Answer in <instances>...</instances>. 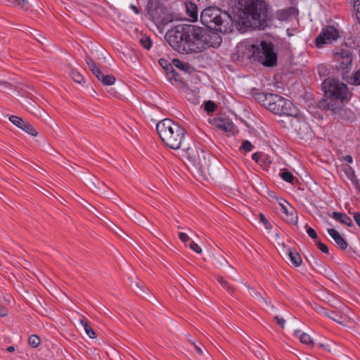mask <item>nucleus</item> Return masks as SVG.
Returning <instances> with one entry per match:
<instances>
[{
  "label": "nucleus",
  "instance_id": "1",
  "mask_svg": "<svg viewBox=\"0 0 360 360\" xmlns=\"http://www.w3.org/2000/svg\"><path fill=\"white\" fill-rule=\"evenodd\" d=\"M238 10L241 12L239 18L243 25L245 20H252L255 26L264 30L273 22L274 15L270 12V6L262 0H238Z\"/></svg>",
  "mask_w": 360,
  "mask_h": 360
},
{
  "label": "nucleus",
  "instance_id": "2",
  "mask_svg": "<svg viewBox=\"0 0 360 360\" xmlns=\"http://www.w3.org/2000/svg\"><path fill=\"white\" fill-rule=\"evenodd\" d=\"M156 131L163 143L173 150L181 148L186 130L171 119L165 118L156 124Z\"/></svg>",
  "mask_w": 360,
  "mask_h": 360
},
{
  "label": "nucleus",
  "instance_id": "3",
  "mask_svg": "<svg viewBox=\"0 0 360 360\" xmlns=\"http://www.w3.org/2000/svg\"><path fill=\"white\" fill-rule=\"evenodd\" d=\"M200 22L210 30L228 33L231 31L233 20L231 16L217 6H208L200 14Z\"/></svg>",
  "mask_w": 360,
  "mask_h": 360
},
{
  "label": "nucleus",
  "instance_id": "4",
  "mask_svg": "<svg viewBox=\"0 0 360 360\" xmlns=\"http://www.w3.org/2000/svg\"><path fill=\"white\" fill-rule=\"evenodd\" d=\"M321 89L326 98L320 101H325L328 105L338 102L348 103L353 95L347 84L333 77L325 78L321 84Z\"/></svg>",
  "mask_w": 360,
  "mask_h": 360
},
{
  "label": "nucleus",
  "instance_id": "5",
  "mask_svg": "<svg viewBox=\"0 0 360 360\" xmlns=\"http://www.w3.org/2000/svg\"><path fill=\"white\" fill-rule=\"evenodd\" d=\"M165 38L174 50L181 53L189 54L193 44L187 37V24L178 25L168 30Z\"/></svg>",
  "mask_w": 360,
  "mask_h": 360
},
{
  "label": "nucleus",
  "instance_id": "6",
  "mask_svg": "<svg viewBox=\"0 0 360 360\" xmlns=\"http://www.w3.org/2000/svg\"><path fill=\"white\" fill-rule=\"evenodd\" d=\"M252 56L255 61L266 68L276 67L278 63V53L271 41L263 40L259 46H253Z\"/></svg>",
  "mask_w": 360,
  "mask_h": 360
},
{
  "label": "nucleus",
  "instance_id": "7",
  "mask_svg": "<svg viewBox=\"0 0 360 360\" xmlns=\"http://www.w3.org/2000/svg\"><path fill=\"white\" fill-rule=\"evenodd\" d=\"M346 103H330V105L325 101H319L317 103V107L323 110H329L330 113L338 118L344 121L352 122L355 118L354 113L349 108H345Z\"/></svg>",
  "mask_w": 360,
  "mask_h": 360
},
{
  "label": "nucleus",
  "instance_id": "8",
  "mask_svg": "<svg viewBox=\"0 0 360 360\" xmlns=\"http://www.w3.org/2000/svg\"><path fill=\"white\" fill-rule=\"evenodd\" d=\"M185 152V156L195 167L203 169L208 167L206 161L205 151L193 143L191 146L188 145L186 141L182 144L181 148Z\"/></svg>",
  "mask_w": 360,
  "mask_h": 360
},
{
  "label": "nucleus",
  "instance_id": "9",
  "mask_svg": "<svg viewBox=\"0 0 360 360\" xmlns=\"http://www.w3.org/2000/svg\"><path fill=\"white\" fill-rule=\"evenodd\" d=\"M206 30L207 28L202 27L187 25V37L191 43H193V44H191L193 46H191L192 50L189 51V53L200 52L205 49L203 41L205 40Z\"/></svg>",
  "mask_w": 360,
  "mask_h": 360
},
{
  "label": "nucleus",
  "instance_id": "10",
  "mask_svg": "<svg viewBox=\"0 0 360 360\" xmlns=\"http://www.w3.org/2000/svg\"><path fill=\"white\" fill-rule=\"evenodd\" d=\"M354 49L348 46L347 43L341 45L340 51L333 53L335 60L339 63V69L347 73L352 67V62L354 58Z\"/></svg>",
  "mask_w": 360,
  "mask_h": 360
},
{
  "label": "nucleus",
  "instance_id": "11",
  "mask_svg": "<svg viewBox=\"0 0 360 360\" xmlns=\"http://www.w3.org/2000/svg\"><path fill=\"white\" fill-rule=\"evenodd\" d=\"M340 31L333 25H326L314 40L317 48H322L325 44H331L340 38Z\"/></svg>",
  "mask_w": 360,
  "mask_h": 360
},
{
  "label": "nucleus",
  "instance_id": "12",
  "mask_svg": "<svg viewBox=\"0 0 360 360\" xmlns=\"http://www.w3.org/2000/svg\"><path fill=\"white\" fill-rule=\"evenodd\" d=\"M85 60L89 70L103 85L110 86L115 83L116 80L115 76L112 75H104L90 56H86Z\"/></svg>",
  "mask_w": 360,
  "mask_h": 360
},
{
  "label": "nucleus",
  "instance_id": "13",
  "mask_svg": "<svg viewBox=\"0 0 360 360\" xmlns=\"http://www.w3.org/2000/svg\"><path fill=\"white\" fill-rule=\"evenodd\" d=\"M219 32L214 30H210L207 27L205 40L203 41V46L206 47L218 48L221 46L222 38L219 34Z\"/></svg>",
  "mask_w": 360,
  "mask_h": 360
},
{
  "label": "nucleus",
  "instance_id": "14",
  "mask_svg": "<svg viewBox=\"0 0 360 360\" xmlns=\"http://www.w3.org/2000/svg\"><path fill=\"white\" fill-rule=\"evenodd\" d=\"M299 114L298 108L290 100L285 98L278 115L296 117Z\"/></svg>",
  "mask_w": 360,
  "mask_h": 360
},
{
  "label": "nucleus",
  "instance_id": "15",
  "mask_svg": "<svg viewBox=\"0 0 360 360\" xmlns=\"http://www.w3.org/2000/svg\"><path fill=\"white\" fill-rule=\"evenodd\" d=\"M299 15V10L296 7L290 6L285 9L278 10L275 13V18L280 21H287Z\"/></svg>",
  "mask_w": 360,
  "mask_h": 360
},
{
  "label": "nucleus",
  "instance_id": "16",
  "mask_svg": "<svg viewBox=\"0 0 360 360\" xmlns=\"http://www.w3.org/2000/svg\"><path fill=\"white\" fill-rule=\"evenodd\" d=\"M210 123L221 131H231L233 128V123L226 117H214L210 120Z\"/></svg>",
  "mask_w": 360,
  "mask_h": 360
},
{
  "label": "nucleus",
  "instance_id": "17",
  "mask_svg": "<svg viewBox=\"0 0 360 360\" xmlns=\"http://www.w3.org/2000/svg\"><path fill=\"white\" fill-rule=\"evenodd\" d=\"M281 207L282 212L284 213L286 216L285 220L290 224L297 225L298 216L297 212L295 209L292 207L290 204H288V207L280 203Z\"/></svg>",
  "mask_w": 360,
  "mask_h": 360
},
{
  "label": "nucleus",
  "instance_id": "18",
  "mask_svg": "<svg viewBox=\"0 0 360 360\" xmlns=\"http://www.w3.org/2000/svg\"><path fill=\"white\" fill-rule=\"evenodd\" d=\"M251 92L255 99L264 108H267V106L271 104V93L260 92L255 88H253Z\"/></svg>",
  "mask_w": 360,
  "mask_h": 360
},
{
  "label": "nucleus",
  "instance_id": "19",
  "mask_svg": "<svg viewBox=\"0 0 360 360\" xmlns=\"http://www.w3.org/2000/svg\"><path fill=\"white\" fill-rule=\"evenodd\" d=\"M284 98V97L278 94H272L271 98V104H269L267 106L266 109L272 112L273 113L278 115L280 108H281V105L283 103Z\"/></svg>",
  "mask_w": 360,
  "mask_h": 360
},
{
  "label": "nucleus",
  "instance_id": "20",
  "mask_svg": "<svg viewBox=\"0 0 360 360\" xmlns=\"http://www.w3.org/2000/svg\"><path fill=\"white\" fill-rule=\"evenodd\" d=\"M327 232L330 235V236L335 240L337 245H338L339 248L342 250H345L348 247V243L345 240L340 233L335 229L329 228L327 229Z\"/></svg>",
  "mask_w": 360,
  "mask_h": 360
},
{
  "label": "nucleus",
  "instance_id": "21",
  "mask_svg": "<svg viewBox=\"0 0 360 360\" xmlns=\"http://www.w3.org/2000/svg\"><path fill=\"white\" fill-rule=\"evenodd\" d=\"M173 65L181 71L186 73L191 74L195 72V69L188 63L181 61L178 58H174L172 60Z\"/></svg>",
  "mask_w": 360,
  "mask_h": 360
},
{
  "label": "nucleus",
  "instance_id": "22",
  "mask_svg": "<svg viewBox=\"0 0 360 360\" xmlns=\"http://www.w3.org/2000/svg\"><path fill=\"white\" fill-rule=\"evenodd\" d=\"M89 186L95 191L98 192L102 194H105L106 193V189H108V186L100 180L92 178L89 181Z\"/></svg>",
  "mask_w": 360,
  "mask_h": 360
},
{
  "label": "nucleus",
  "instance_id": "23",
  "mask_svg": "<svg viewBox=\"0 0 360 360\" xmlns=\"http://www.w3.org/2000/svg\"><path fill=\"white\" fill-rule=\"evenodd\" d=\"M330 217L336 221H338L341 224H345L347 226L351 227L354 225L352 219L345 213L333 212L330 214Z\"/></svg>",
  "mask_w": 360,
  "mask_h": 360
},
{
  "label": "nucleus",
  "instance_id": "24",
  "mask_svg": "<svg viewBox=\"0 0 360 360\" xmlns=\"http://www.w3.org/2000/svg\"><path fill=\"white\" fill-rule=\"evenodd\" d=\"M193 1L186 2V13L191 18L192 21L198 20V6Z\"/></svg>",
  "mask_w": 360,
  "mask_h": 360
},
{
  "label": "nucleus",
  "instance_id": "25",
  "mask_svg": "<svg viewBox=\"0 0 360 360\" xmlns=\"http://www.w3.org/2000/svg\"><path fill=\"white\" fill-rule=\"evenodd\" d=\"M169 75L167 76V79L169 81H174L176 82H178L179 84V86L184 89H188V84L184 81V78L181 77V75L176 72L174 69L170 72Z\"/></svg>",
  "mask_w": 360,
  "mask_h": 360
},
{
  "label": "nucleus",
  "instance_id": "26",
  "mask_svg": "<svg viewBox=\"0 0 360 360\" xmlns=\"http://www.w3.org/2000/svg\"><path fill=\"white\" fill-rule=\"evenodd\" d=\"M160 3L159 1H156L155 4L153 2V0H149L146 5V12L148 15L153 18L155 17V15L158 12V9L160 8Z\"/></svg>",
  "mask_w": 360,
  "mask_h": 360
},
{
  "label": "nucleus",
  "instance_id": "27",
  "mask_svg": "<svg viewBox=\"0 0 360 360\" xmlns=\"http://www.w3.org/2000/svg\"><path fill=\"white\" fill-rule=\"evenodd\" d=\"M288 256L291 263L295 266H300L302 264V258L300 255L295 250L288 249Z\"/></svg>",
  "mask_w": 360,
  "mask_h": 360
},
{
  "label": "nucleus",
  "instance_id": "28",
  "mask_svg": "<svg viewBox=\"0 0 360 360\" xmlns=\"http://www.w3.org/2000/svg\"><path fill=\"white\" fill-rule=\"evenodd\" d=\"M279 176L283 181L292 184L294 181L296 179L292 173L287 169H281Z\"/></svg>",
  "mask_w": 360,
  "mask_h": 360
},
{
  "label": "nucleus",
  "instance_id": "29",
  "mask_svg": "<svg viewBox=\"0 0 360 360\" xmlns=\"http://www.w3.org/2000/svg\"><path fill=\"white\" fill-rule=\"evenodd\" d=\"M158 62L160 65L164 69L166 76L169 75V73L174 69V65H173V63H170L168 60L163 58L159 59Z\"/></svg>",
  "mask_w": 360,
  "mask_h": 360
},
{
  "label": "nucleus",
  "instance_id": "30",
  "mask_svg": "<svg viewBox=\"0 0 360 360\" xmlns=\"http://www.w3.org/2000/svg\"><path fill=\"white\" fill-rule=\"evenodd\" d=\"M80 323L84 327V329L86 333L89 335L90 338H96V333L94 330L89 325L88 322L84 319H80Z\"/></svg>",
  "mask_w": 360,
  "mask_h": 360
},
{
  "label": "nucleus",
  "instance_id": "31",
  "mask_svg": "<svg viewBox=\"0 0 360 360\" xmlns=\"http://www.w3.org/2000/svg\"><path fill=\"white\" fill-rule=\"evenodd\" d=\"M326 316L340 324L344 325V318L335 311H328Z\"/></svg>",
  "mask_w": 360,
  "mask_h": 360
},
{
  "label": "nucleus",
  "instance_id": "32",
  "mask_svg": "<svg viewBox=\"0 0 360 360\" xmlns=\"http://www.w3.org/2000/svg\"><path fill=\"white\" fill-rule=\"evenodd\" d=\"M254 148L255 146L251 143L250 141L248 140H245L242 142V144L239 148V150L241 153L246 154L247 153L252 151Z\"/></svg>",
  "mask_w": 360,
  "mask_h": 360
},
{
  "label": "nucleus",
  "instance_id": "33",
  "mask_svg": "<svg viewBox=\"0 0 360 360\" xmlns=\"http://www.w3.org/2000/svg\"><path fill=\"white\" fill-rule=\"evenodd\" d=\"M141 45L146 50H150L153 45V41L150 38L146 35H141L139 41Z\"/></svg>",
  "mask_w": 360,
  "mask_h": 360
},
{
  "label": "nucleus",
  "instance_id": "34",
  "mask_svg": "<svg viewBox=\"0 0 360 360\" xmlns=\"http://www.w3.org/2000/svg\"><path fill=\"white\" fill-rule=\"evenodd\" d=\"M70 77L74 80V82L81 84L82 82H85L84 76L77 70L72 69L70 71Z\"/></svg>",
  "mask_w": 360,
  "mask_h": 360
},
{
  "label": "nucleus",
  "instance_id": "35",
  "mask_svg": "<svg viewBox=\"0 0 360 360\" xmlns=\"http://www.w3.org/2000/svg\"><path fill=\"white\" fill-rule=\"evenodd\" d=\"M318 74L321 78L330 77V70L326 65L321 64L317 67Z\"/></svg>",
  "mask_w": 360,
  "mask_h": 360
},
{
  "label": "nucleus",
  "instance_id": "36",
  "mask_svg": "<svg viewBox=\"0 0 360 360\" xmlns=\"http://www.w3.org/2000/svg\"><path fill=\"white\" fill-rule=\"evenodd\" d=\"M9 120L21 129L23 127V125L26 123V122L24 121L21 117L16 115H11L9 117Z\"/></svg>",
  "mask_w": 360,
  "mask_h": 360
},
{
  "label": "nucleus",
  "instance_id": "37",
  "mask_svg": "<svg viewBox=\"0 0 360 360\" xmlns=\"http://www.w3.org/2000/svg\"><path fill=\"white\" fill-rule=\"evenodd\" d=\"M203 105H204V110L205 112H207V113L213 112L217 108L216 103L214 101H210V100L205 101L203 103Z\"/></svg>",
  "mask_w": 360,
  "mask_h": 360
},
{
  "label": "nucleus",
  "instance_id": "38",
  "mask_svg": "<svg viewBox=\"0 0 360 360\" xmlns=\"http://www.w3.org/2000/svg\"><path fill=\"white\" fill-rule=\"evenodd\" d=\"M342 170L349 180L354 179L356 176L354 169L348 164L342 166Z\"/></svg>",
  "mask_w": 360,
  "mask_h": 360
},
{
  "label": "nucleus",
  "instance_id": "39",
  "mask_svg": "<svg viewBox=\"0 0 360 360\" xmlns=\"http://www.w3.org/2000/svg\"><path fill=\"white\" fill-rule=\"evenodd\" d=\"M22 129L27 133L28 134H30L33 136H36L38 134V132L37 130L33 127V126L28 122H26V123L23 125V127Z\"/></svg>",
  "mask_w": 360,
  "mask_h": 360
},
{
  "label": "nucleus",
  "instance_id": "40",
  "mask_svg": "<svg viewBox=\"0 0 360 360\" xmlns=\"http://www.w3.org/2000/svg\"><path fill=\"white\" fill-rule=\"evenodd\" d=\"M8 1L11 4L15 6H18L25 11L28 10L29 8V3L27 0H8Z\"/></svg>",
  "mask_w": 360,
  "mask_h": 360
},
{
  "label": "nucleus",
  "instance_id": "41",
  "mask_svg": "<svg viewBox=\"0 0 360 360\" xmlns=\"http://www.w3.org/2000/svg\"><path fill=\"white\" fill-rule=\"evenodd\" d=\"M307 261L310 264L311 266H321V261L316 258L311 253L309 252L307 255H305Z\"/></svg>",
  "mask_w": 360,
  "mask_h": 360
},
{
  "label": "nucleus",
  "instance_id": "42",
  "mask_svg": "<svg viewBox=\"0 0 360 360\" xmlns=\"http://www.w3.org/2000/svg\"><path fill=\"white\" fill-rule=\"evenodd\" d=\"M135 292L139 294V295H148L147 292V288L145 286L144 283L139 281V282L137 284V286L134 289Z\"/></svg>",
  "mask_w": 360,
  "mask_h": 360
},
{
  "label": "nucleus",
  "instance_id": "43",
  "mask_svg": "<svg viewBox=\"0 0 360 360\" xmlns=\"http://www.w3.org/2000/svg\"><path fill=\"white\" fill-rule=\"evenodd\" d=\"M28 342L32 347L36 348L40 345L41 340L39 336L32 335L29 337Z\"/></svg>",
  "mask_w": 360,
  "mask_h": 360
},
{
  "label": "nucleus",
  "instance_id": "44",
  "mask_svg": "<svg viewBox=\"0 0 360 360\" xmlns=\"http://www.w3.org/2000/svg\"><path fill=\"white\" fill-rule=\"evenodd\" d=\"M299 336L300 340L302 343L309 345H311L312 346L314 345V342L308 334L303 333L300 334Z\"/></svg>",
  "mask_w": 360,
  "mask_h": 360
},
{
  "label": "nucleus",
  "instance_id": "45",
  "mask_svg": "<svg viewBox=\"0 0 360 360\" xmlns=\"http://www.w3.org/2000/svg\"><path fill=\"white\" fill-rule=\"evenodd\" d=\"M351 79L352 82H349L351 84L360 85V69L354 73L353 77Z\"/></svg>",
  "mask_w": 360,
  "mask_h": 360
},
{
  "label": "nucleus",
  "instance_id": "46",
  "mask_svg": "<svg viewBox=\"0 0 360 360\" xmlns=\"http://www.w3.org/2000/svg\"><path fill=\"white\" fill-rule=\"evenodd\" d=\"M259 221L264 225L265 228L269 229L271 228V225L268 221V219L266 218L264 214L259 213Z\"/></svg>",
  "mask_w": 360,
  "mask_h": 360
},
{
  "label": "nucleus",
  "instance_id": "47",
  "mask_svg": "<svg viewBox=\"0 0 360 360\" xmlns=\"http://www.w3.org/2000/svg\"><path fill=\"white\" fill-rule=\"evenodd\" d=\"M264 156V154L262 152H256L252 155V159L255 161L257 164L262 162V158Z\"/></svg>",
  "mask_w": 360,
  "mask_h": 360
},
{
  "label": "nucleus",
  "instance_id": "48",
  "mask_svg": "<svg viewBox=\"0 0 360 360\" xmlns=\"http://www.w3.org/2000/svg\"><path fill=\"white\" fill-rule=\"evenodd\" d=\"M316 245L322 252L326 254H328L329 252V249L328 246L326 244L323 243L321 241H317Z\"/></svg>",
  "mask_w": 360,
  "mask_h": 360
},
{
  "label": "nucleus",
  "instance_id": "49",
  "mask_svg": "<svg viewBox=\"0 0 360 360\" xmlns=\"http://www.w3.org/2000/svg\"><path fill=\"white\" fill-rule=\"evenodd\" d=\"M222 285V287H223L224 288H225V289L227 290V292H228L230 295H233L234 291H235V288H234V287H233V285H231V283H229L228 281H226L224 283V284H223V285Z\"/></svg>",
  "mask_w": 360,
  "mask_h": 360
},
{
  "label": "nucleus",
  "instance_id": "50",
  "mask_svg": "<svg viewBox=\"0 0 360 360\" xmlns=\"http://www.w3.org/2000/svg\"><path fill=\"white\" fill-rule=\"evenodd\" d=\"M306 227H307V233L308 236L312 239H316L318 238V235H317L316 231L310 226H306Z\"/></svg>",
  "mask_w": 360,
  "mask_h": 360
},
{
  "label": "nucleus",
  "instance_id": "51",
  "mask_svg": "<svg viewBox=\"0 0 360 360\" xmlns=\"http://www.w3.org/2000/svg\"><path fill=\"white\" fill-rule=\"evenodd\" d=\"M274 319L276 321V323L282 328H284L285 320L283 318H280L278 316H275Z\"/></svg>",
  "mask_w": 360,
  "mask_h": 360
},
{
  "label": "nucleus",
  "instance_id": "52",
  "mask_svg": "<svg viewBox=\"0 0 360 360\" xmlns=\"http://www.w3.org/2000/svg\"><path fill=\"white\" fill-rule=\"evenodd\" d=\"M352 183V184L354 186L357 193L360 194V184L359 181L357 179L356 176L354 177V179H352L350 180Z\"/></svg>",
  "mask_w": 360,
  "mask_h": 360
},
{
  "label": "nucleus",
  "instance_id": "53",
  "mask_svg": "<svg viewBox=\"0 0 360 360\" xmlns=\"http://www.w3.org/2000/svg\"><path fill=\"white\" fill-rule=\"evenodd\" d=\"M189 247L191 249H192L196 253H200L202 252V250L199 247V245L194 242L191 243V244L189 245Z\"/></svg>",
  "mask_w": 360,
  "mask_h": 360
},
{
  "label": "nucleus",
  "instance_id": "54",
  "mask_svg": "<svg viewBox=\"0 0 360 360\" xmlns=\"http://www.w3.org/2000/svg\"><path fill=\"white\" fill-rule=\"evenodd\" d=\"M179 238L182 242H187L190 240L189 236L184 232L179 233Z\"/></svg>",
  "mask_w": 360,
  "mask_h": 360
},
{
  "label": "nucleus",
  "instance_id": "55",
  "mask_svg": "<svg viewBox=\"0 0 360 360\" xmlns=\"http://www.w3.org/2000/svg\"><path fill=\"white\" fill-rule=\"evenodd\" d=\"M316 310L318 313L323 314L324 316H327V314L328 313V310L324 307H322L321 306L316 307Z\"/></svg>",
  "mask_w": 360,
  "mask_h": 360
},
{
  "label": "nucleus",
  "instance_id": "56",
  "mask_svg": "<svg viewBox=\"0 0 360 360\" xmlns=\"http://www.w3.org/2000/svg\"><path fill=\"white\" fill-rule=\"evenodd\" d=\"M0 84L4 85L6 89H12L13 86V84H11L6 81H3V80H0Z\"/></svg>",
  "mask_w": 360,
  "mask_h": 360
},
{
  "label": "nucleus",
  "instance_id": "57",
  "mask_svg": "<svg viewBox=\"0 0 360 360\" xmlns=\"http://www.w3.org/2000/svg\"><path fill=\"white\" fill-rule=\"evenodd\" d=\"M354 219L356 224L360 227V212H355L354 214Z\"/></svg>",
  "mask_w": 360,
  "mask_h": 360
},
{
  "label": "nucleus",
  "instance_id": "58",
  "mask_svg": "<svg viewBox=\"0 0 360 360\" xmlns=\"http://www.w3.org/2000/svg\"><path fill=\"white\" fill-rule=\"evenodd\" d=\"M129 278L131 279V286L134 290L135 288L137 286V284L139 282V280L138 278H136L134 279H132L131 277H130Z\"/></svg>",
  "mask_w": 360,
  "mask_h": 360
},
{
  "label": "nucleus",
  "instance_id": "59",
  "mask_svg": "<svg viewBox=\"0 0 360 360\" xmlns=\"http://www.w3.org/2000/svg\"><path fill=\"white\" fill-rule=\"evenodd\" d=\"M130 8L136 14H140L141 13V10L134 4H131Z\"/></svg>",
  "mask_w": 360,
  "mask_h": 360
},
{
  "label": "nucleus",
  "instance_id": "60",
  "mask_svg": "<svg viewBox=\"0 0 360 360\" xmlns=\"http://www.w3.org/2000/svg\"><path fill=\"white\" fill-rule=\"evenodd\" d=\"M172 21V18H167V17L162 18V19H161V22L163 25H167Z\"/></svg>",
  "mask_w": 360,
  "mask_h": 360
},
{
  "label": "nucleus",
  "instance_id": "61",
  "mask_svg": "<svg viewBox=\"0 0 360 360\" xmlns=\"http://www.w3.org/2000/svg\"><path fill=\"white\" fill-rule=\"evenodd\" d=\"M112 225L118 230L117 231L113 229H112V230L115 232V233L116 235H117L118 236L121 237V234L120 233H123V231L121 230L120 228H118L117 226H115L114 224H112Z\"/></svg>",
  "mask_w": 360,
  "mask_h": 360
},
{
  "label": "nucleus",
  "instance_id": "62",
  "mask_svg": "<svg viewBox=\"0 0 360 360\" xmlns=\"http://www.w3.org/2000/svg\"><path fill=\"white\" fill-rule=\"evenodd\" d=\"M194 347L196 353H198L200 355L202 354V349L199 346L194 344Z\"/></svg>",
  "mask_w": 360,
  "mask_h": 360
},
{
  "label": "nucleus",
  "instance_id": "63",
  "mask_svg": "<svg viewBox=\"0 0 360 360\" xmlns=\"http://www.w3.org/2000/svg\"><path fill=\"white\" fill-rule=\"evenodd\" d=\"M344 159L347 163H352L353 161L352 157L349 155H346Z\"/></svg>",
  "mask_w": 360,
  "mask_h": 360
},
{
  "label": "nucleus",
  "instance_id": "64",
  "mask_svg": "<svg viewBox=\"0 0 360 360\" xmlns=\"http://www.w3.org/2000/svg\"><path fill=\"white\" fill-rule=\"evenodd\" d=\"M217 281H218L221 285H223V284H224V283L226 281L223 278V277H221V276H218L217 277Z\"/></svg>",
  "mask_w": 360,
  "mask_h": 360
}]
</instances>
